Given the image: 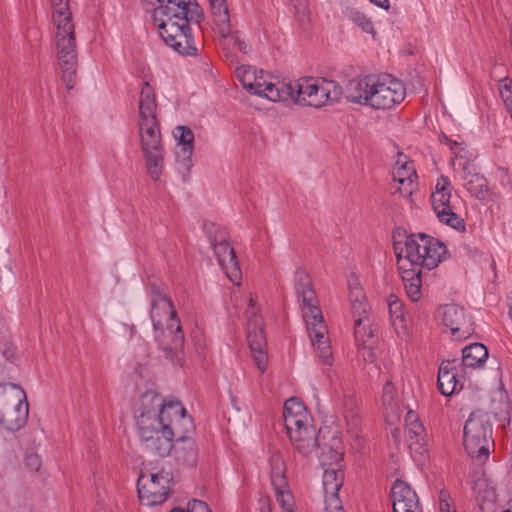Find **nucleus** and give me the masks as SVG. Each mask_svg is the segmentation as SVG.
Listing matches in <instances>:
<instances>
[{"instance_id":"obj_1","label":"nucleus","mask_w":512,"mask_h":512,"mask_svg":"<svg viewBox=\"0 0 512 512\" xmlns=\"http://www.w3.org/2000/svg\"><path fill=\"white\" fill-rule=\"evenodd\" d=\"M348 101L375 110H388L404 101L406 88L389 74L368 75L351 79L345 88Z\"/></svg>"},{"instance_id":"obj_2","label":"nucleus","mask_w":512,"mask_h":512,"mask_svg":"<svg viewBox=\"0 0 512 512\" xmlns=\"http://www.w3.org/2000/svg\"><path fill=\"white\" fill-rule=\"evenodd\" d=\"M298 301L301 302L302 316L312 345L319 353L323 364L332 366L333 356L328 337V328L324 322L319 300L314 291L309 274L298 268L294 279Z\"/></svg>"},{"instance_id":"obj_3","label":"nucleus","mask_w":512,"mask_h":512,"mask_svg":"<svg viewBox=\"0 0 512 512\" xmlns=\"http://www.w3.org/2000/svg\"><path fill=\"white\" fill-rule=\"evenodd\" d=\"M51 4L53 23L57 30L55 42L62 80L67 90H71L76 82L77 49L69 0H51Z\"/></svg>"},{"instance_id":"obj_4","label":"nucleus","mask_w":512,"mask_h":512,"mask_svg":"<svg viewBox=\"0 0 512 512\" xmlns=\"http://www.w3.org/2000/svg\"><path fill=\"white\" fill-rule=\"evenodd\" d=\"M157 101L148 82L144 83L139 101V133L145 166L151 179H160V128L156 115Z\"/></svg>"},{"instance_id":"obj_5","label":"nucleus","mask_w":512,"mask_h":512,"mask_svg":"<svg viewBox=\"0 0 512 512\" xmlns=\"http://www.w3.org/2000/svg\"><path fill=\"white\" fill-rule=\"evenodd\" d=\"M393 249L397 259L398 268H436L444 259L446 246L426 234H411L405 241H395Z\"/></svg>"},{"instance_id":"obj_6","label":"nucleus","mask_w":512,"mask_h":512,"mask_svg":"<svg viewBox=\"0 0 512 512\" xmlns=\"http://www.w3.org/2000/svg\"><path fill=\"white\" fill-rule=\"evenodd\" d=\"M283 418L287 435L293 448L303 456H308L320 448L316 428L311 424V417L297 398L285 401Z\"/></svg>"},{"instance_id":"obj_7","label":"nucleus","mask_w":512,"mask_h":512,"mask_svg":"<svg viewBox=\"0 0 512 512\" xmlns=\"http://www.w3.org/2000/svg\"><path fill=\"white\" fill-rule=\"evenodd\" d=\"M463 445L474 464H484L494 450L493 426L490 415L482 410L473 411L465 422Z\"/></svg>"},{"instance_id":"obj_8","label":"nucleus","mask_w":512,"mask_h":512,"mask_svg":"<svg viewBox=\"0 0 512 512\" xmlns=\"http://www.w3.org/2000/svg\"><path fill=\"white\" fill-rule=\"evenodd\" d=\"M286 86L290 88L287 100L314 108L339 102L343 94L337 82L325 78H302L294 83L286 82Z\"/></svg>"},{"instance_id":"obj_9","label":"nucleus","mask_w":512,"mask_h":512,"mask_svg":"<svg viewBox=\"0 0 512 512\" xmlns=\"http://www.w3.org/2000/svg\"><path fill=\"white\" fill-rule=\"evenodd\" d=\"M145 391L140 397L139 414L136 419L139 436L145 447L150 450L160 449V397L155 389L145 384Z\"/></svg>"},{"instance_id":"obj_10","label":"nucleus","mask_w":512,"mask_h":512,"mask_svg":"<svg viewBox=\"0 0 512 512\" xmlns=\"http://www.w3.org/2000/svg\"><path fill=\"white\" fill-rule=\"evenodd\" d=\"M29 404L18 384L0 385V427L9 432L22 429L28 420Z\"/></svg>"},{"instance_id":"obj_11","label":"nucleus","mask_w":512,"mask_h":512,"mask_svg":"<svg viewBox=\"0 0 512 512\" xmlns=\"http://www.w3.org/2000/svg\"><path fill=\"white\" fill-rule=\"evenodd\" d=\"M235 76L242 84L243 88L260 97H264L272 102L287 101L289 87L286 82L270 81L269 75L263 70L257 71L252 66H240L235 70Z\"/></svg>"},{"instance_id":"obj_12","label":"nucleus","mask_w":512,"mask_h":512,"mask_svg":"<svg viewBox=\"0 0 512 512\" xmlns=\"http://www.w3.org/2000/svg\"><path fill=\"white\" fill-rule=\"evenodd\" d=\"M162 314L167 315L165 327L162 326V338L165 340L164 355L175 366L181 367L184 361V332L177 310L170 297L162 294Z\"/></svg>"},{"instance_id":"obj_13","label":"nucleus","mask_w":512,"mask_h":512,"mask_svg":"<svg viewBox=\"0 0 512 512\" xmlns=\"http://www.w3.org/2000/svg\"><path fill=\"white\" fill-rule=\"evenodd\" d=\"M204 230L220 267L232 283L239 285L242 273L236 253L228 242L227 231L214 223H205Z\"/></svg>"},{"instance_id":"obj_14","label":"nucleus","mask_w":512,"mask_h":512,"mask_svg":"<svg viewBox=\"0 0 512 512\" xmlns=\"http://www.w3.org/2000/svg\"><path fill=\"white\" fill-rule=\"evenodd\" d=\"M451 182L447 176L441 175L436 183L435 191L431 195L433 210L437 219L458 232H465L464 219L453 211L450 204Z\"/></svg>"},{"instance_id":"obj_15","label":"nucleus","mask_w":512,"mask_h":512,"mask_svg":"<svg viewBox=\"0 0 512 512\" xmlns=\"http://www.w3.org/2000/svg\"><path fill=\"white\" fill-rule=\"evenodd\" d=\"M194 429L174 430L170 425L162 426V457L169 456L179 462H194L196 458V447L194 440L188 436Z\"/></svg>"},{"instance_id":"obj_16","label":"nucleus","mask_w":512,"mask_h":512,"mask_svg":"<svg viewBox=\"0 0 512 512\" xmlns=\"http://www.w3.org/2000/svg\"><path fill=\"white\" fill-rule=\"evenodd\" d=\"M270 481L277 503L283 512H296L294 496L286 478V466L280 453H272L269 459Z\"/></svg>"},{"instance_id":"obj_17","label":"nucleus","mask_w":512,"mask_h":512,"mask_svg":"<svg viewBox=\"0 0 512 512\" xmlns=\"http://www.w3.org/2000/svg\"><path fill=\"white\" fill-rule=\"evenodd\" d=\"M437 314L443 325L450 330L453 339L462 341L474 333L472 317L462 306L446 304L439 307Z\"/></svg>"},{"instance_id":"obj_18","label":"nucleus","mask_w":512,"mask_h":512,"mask_svg":"<svg viewBox=\"0 0 512 512\" xmlns=\"http://www.w3.org/2000/svg\"><path fill=\"white\" fill-rule=\"evenodd\" d=\"M247 342L253 359L261 372L267 368L268 356L265 351L267 341L261 316L251 311L247 322Z\"/></svg>"},{"instance_id":"obj_19","label":"nucleus","mask_w":512,"mask_h":512,"mask_svg":"<svg viewBox=\"0 0 512 512\" xmlns=\"http://www.w3.org/2000/svg\"><path fill=\"white\" fill-rule=\"evenodd\" d=\"M173 136L176 140L177 170L182 175L183 180L186 181L193 166L194 133L188 126L180 125L173 130Z\"/></svg>"},{"instance_id":"obj_20","label":"nucleus","mask_w":512,"mask_h":512,"mask_svg":"<svg viewBox=\"0 0 512 512\" xmlns=\"http://www.w3.org/2000/svg\"><path fill=\"white\" fill-rule=\"evenodd\" d=\"M170 425L174 430L194 429L193 418L175 396L162 398V426Z\"/></svg>"},{"instance_id":"obj_21","label":"nucleus","mask_w":512,"mask_h":512,"mask_svg":"<svg viewBox=\"0 0 512 512\" xmlns=\"http://www.w3.org/2000/svg\"><path fill=\"white\" fill-rule=\"evenodd\" d=\"M349 300L354 317V333L357 341H361L364 348L367 341L364 339L373 337V331L369 326V320L366 314V297L363 289L349 291Z\"/></svg>"},{"instance_id":"obj_22","label":"nucleus","mask_w":512,"mask_h":512,"mask_svg":"<svg viewBox=\"0 0 512 512\" xmlns=\"http://www.w3.org/2000/svg\"><path fill=\"white\" fill-rule=\"evenodd\" d=\"M138 499L143 506L155 507L160 504L159 473L152 472L145 465L137 480Z\"/></svg>"},{"instance_id":"obj_23","label":"nucleus","mask_w":512,"mask_h":512,"mask_svg":"<svg viewBox=\"0 0 512 512\" xmlns=\"http://www.w3.org/2000/svg\"><path fill=\"white\" fill-rule=\"evenodd\" d=\"M393 512L399 510H420L421 506L416 492L404 481L397 479L391 488Z\"/></svg>"},{"instance_id":"obj_24","label":"nucleus","mask_w":512,"mask_h":512,"mask_svg":"<svg viewBox=\"0 0 512 512\" xmlns=\"http://www.w3.org/2000/svg\"><path fill=\"white\" fill-rule=\"evenodd\" d=\"M463 186L469 194L477 200L484 201L490 194L488 180L476 172L472 171V167L465 163L461 172Z\"/></svg>"},{"instance_id":"obj_25","label":"nucleus","mask_w":512,"mask_h":512,"mask_svg":"<svg viewBox=\"0 0 512 512\" xmlns=\"http://www.w3.org/2000/svg\"><path fill=\"white\" fill-rule=\"evenodd\" d=\"M457 365L458 360H445L441 363L438 371V388L442 395L451 396L457 387H462V384L457 379Z\"/></svg>"},{"instance_id":"obj_26","label":"nucleus","mask_w":512,"mask_h":512,"mask_svg":"<svg viewBox=\"0 0 512 512\" xmlns=\"http://www.w3.org/2000/svg\"><path fill=\"white\" fill-rule=\"evenodd\" d=\"M417 178L415 168L412 162L400 159L397 161L393 170V180L400 184L398 191L403 196H410L415 186V179Z\"/></svg>"},{"instance_id":"obj_27","label":"nucleus","mask_w":512,"mask_h":512,"mask_svg":"<svg viewBox=\"0 0 512 512\" xmlns=\"http://www.w3.org/2000/svg\"><path fill=\"white\" fill-rule=\"evenodd\" d=\"M488 356V349L484 344L473 343L462 349L461 364L465 368H483Z\"/></svg>"},{"instance_id":"obj_28","label":"nucleus","mask_w":512,"mask_h":512,"mask_svg":"<svg viewBox=\"0 0 512 512\" xmlns=\"http://www.w3.org/2000/svg\"><path fill=\"white\" fill-rule=\"evenodd\" d=\"M164 43L181 56L198 55V48L194 43L191 29L189 31H182L181 33H178V35H174L173 38H169V40Z\"/></svg>"},{"instance_id":"obj_29","label":"nucleus","mask_w":512,"mask_h":512,"mask_svg":"<svg viewBox=\"0 0 512 512\" xmlns=\"http://www.w3.org/2000/svg\"><path fill=\"white\" fill-rule=\"evenodd\" d=\"M404 287L409 298L416 302L421 294V270L415 268H398Z\"/></svg>"},{"instance_id":"obj_30","label":"nucleus","mask_w":512,"mask_h":512,"mask_svg":"<svg viewBox=\"0 0 512 512\" xmlns=\"http://www.w3.org/2000/svg\"><path fill=\"white\" fill-rule=\"evenodd\" d=\"M166 19H162V41L166 42L174 35L182 31H189L190 25L187 24L185 17H179L176 13L162 14Z\"/></svg>"},{"instance_id":"obj_31","label":"nucleus","mask_w":512,"mask_h":512,"mask_svg":"<svg viewBox=\"0 0 512 512\" xmlns=\"http://www.w3.org/2000/svg\"><path fill=\"white\" fill-rule=\"evenodd\" d=\"M387 303L392 326L398 334L404 333L407 329V319L403 303L394 294L388 296Z\"/></svg>"},{"instance_id":"obj_32","label":"nucleus","mask_w":512,"mask_h":512,"mask_svg":"<svg viewBox=\"0 0 512 512\" xmlns=\"http://www.w3.org/2000/svg\"><path fill=\"white\" fill-rule=\"evenodd\" d=\"M344 483V472L341 467H326L323 473V491L324 494L339 492Z\"/></svg>"},{"instance_id":"obj_33","label":"nucleus","mask_w":512,"mask_h":512,"mask_svg":"<svg viewBox=\"0 0 512 512\" xmlns=\"http://www.w3.org/2000/svg\"><path fill=\"white\" fill-rule=\"evenodd\" d=\"M214 23L217 27V30L219 32V34L222 36L223 40H224V44L225 45H229V46H232V47H237L238 50L240 52H242L243 54H248L250 52V46L246 43V41L241 38V35L238 31L236 32H231V23H230V15L228 14V21H227V32H223L221 30V27L220 25L218 24V22L216 21V19H214Z\"/></svg>"},{"instance_id":"obj_34","label":"nucleus","mask_w":512,"mask_h":512,"mask_svg":"<svg viewBox=\"0 0 512 512\" xmlns=\"http://www.w3.org/2000/svg\"><path fill=\"white\" fill-rule=\"evenodd\" d=\"M382 402L387 414L390 413L392 416H396L399 413V397L391 381H386L383 386Z\"/></svg>"},{"instance_id":"obj_35","label":"nucleus","mask_w":512,"mask_h":512,"mask_svg":"<svg viewBox=\"0 0 512 512\" xmlns=\"http://www.w3.org/2000/svg\"><path fill=\"white\" fill-rule=\"evenodd\" d=\"M185 2L184 7L180 6L174 13L179 17H185L187 24H189V22L200 23L204 18L203 9L198 3L192 2L191 0H186Z\"/></svg>"},{"instance_id":"obj_36","label":"nucleus","mask_w":512,"mask_h":512,"mask_svg":"<svg viewBox=\"0 0 512 512\" xmlns=\"http://www.w3.org/2000/svg\"><path fill=\"white\" fill-rule=\"evenodd\" d=\"M212 16L221 27L223 32H227L228 6L226 0H208Z\"/></svg>"},{"instance_id":"obj_37","label":"nucleus","mask_w":512,"mask_h":512,"mask_svg":"<svg viewBox=\"0 0 512 512\" xmlns=\"http://www.w3.org/2000/svg\"><path fill=\"white\" fill-rule=\"evenodd\" d=\"M345 16L355 25L360 27L365 33H374V26L372 21L357 8H346Z\"/></svg>"},{"instance_id":"obj_38","label":"nucleus","mask_w":512,"mask_h":512,"mask_svg":"<svg viewBox=\"0 0 512 512\" xmlns=\"http://www.w3.org/2000/svg\"><path fill=\"white\" fill-rule=\"evenodd\" d=\"M326 446L323 448L319 455V460L323 467L335 466L334 468L341 467L340 463L343 460V453L339 450L337 444L333 446H329L327 451L325 450Z\"/></svg>"},{"instance_id":"obj_39","label":"nucleus","mask_w":512,"mask_h":512,"mask_svg":"<svg viewBox=\"0 0 512 512\" xmlns=\"http://www.w3.org/2000/svg\"><path fill=\"white\" fill-rule=\"evenodd\" d=\"M499 91L501 99L512 117V80L509 77H504L499 81Z\"/></svg>"},{"instance_id":"obj_40","label":"nucleus","mask_w":512,"mask_h":512,"mask_svg":"<svg viewBox=\"0 0 512 512\" xmlns=\"http://www.w3.org/2000/svg\"><path fill=\"white\" fill-rule=\"evenodd\" d=\"M407 436L410 441L415 444L423 445L425 442L426 431L424 426L419 422L410 424L406 427Z\"/></svg>"},{"instance_id":"obj_41","label":"nucleus","mask_w":512,"mask_h":512,"mask_svg":"<svg viewBox=\"0 0 512 512\" xmlns=\"http://www.w3.org/2000/svg\"><path fill=\"white\" fill-rule=\"evenodd\" d=\"M326 512H343L342 501L339 492L324 494Z\"/></svg>"},{"instance_id":"obj_42","label":"nucleus","mask_w":512,"mask_h":512,"mask_svg":"<svg viewBox=\"0 0 512 512\" xmlns=\"http://www.w3.org/2000/svg\"><path fill=\"white\" fill-rule=\"evenodd\" d=\"M295 9L297 20L304 24L308 21V1L307 0H289Z\"/></svg>"},{"instance_id":"obj_43","label":"nucleus","mask_w":512,"mask_h":512,"mask_svg":"<svg viewBox=\"0 0 512 512\" xmlns=\"http://www.w3.org/2000/svg\"><path fill=\"white\" fill-rule=\"evenodd\" d=\"M495 176L505 190L512 192V175L509 173L508 169L498 167L496 169Z\"/></svg>"},{"instance_id":"obj_44","label":"nucleus","mask_w":512,"mask_h":512,"mask_svg":"<svg viewBox=\"0 0 512 512\" xmlns=\"http://www.w3.org/2000/svg\"><path fill=\"white\" fill-rule=\"evenodd\" d=\"M150 287H151V291H152V294H153V298L151 300L150 317H151L154 329L157 331L159 329V326H160V321L156 319V316L158 315L156 310H157V305H158V301H159L160 297H159L158 292H157L156 284L150 283Z\"/></svg>"},{"instance_id":"obj_45","label":"nucleus","mask_w":512,"mask_h":512,"mask_svg":"<svg viewBox=\"0 0 512 512\" xmlns=\"http://www.w3.org/2000/svg\"><path fill=\"white\" fill-rule=\"evenodd\" d=\"M186 0H162V14L175 12L180 6L184 7Z\"/></svg>"},{"instance_id":"obj_46","label":"nucleus","mask_w":512,"mask_h":512,"mask_svg":"<svg viewBox=\"0 0 512 512\" xmlns=\"http://www.w3.org/2000/svg\"><path fill=\"white\" fill-rule=\"evenodd\" d=\"M343 406L344 409L350 413L351 417H354L355 411L358 407V401L357 398L354 395L350 394H344L343 395Z\"/></svg>"},{"instance_id":"obj_47","label":"nucleus","mask_w":512,"mask_h":512,"mask_svg":"<svg viewBox=\"0 0 512 512\" xmlns=\"http://www.w3.org/2000/svg\"><path fill=\"white\" fill-rule=\"evenodd\" d=\"M24 465L31 471H38L41 467L40 457L35 453H30L25 456Z\"/></svg>"},{"instance_id":"obj_48","label":"nucleus","mask_w":512,"mask_h":512,"mask_svg":"<svg viewBox=\"0 0 512 512\" xmlns=\"http://www.w3.org/2000/svg\"><path fill=\"white\" fill-rule=\"evenodd\" d=\"M163 480H165L167 486L162 484V503L165 502L172 494L171 486L174 485V477L171 473H166L165 476L162 475V481Z\"/></svg>"},{"instance_id":"obj_49","label":"nucleus","mask_w":512,"mask_h":512,"mask_svg":"<svg viewBox=\"0 0 512 512\" xmlns=\"http://www.w3.org/2000/svg\"><path fill=\"white\" fill-rule=\"evenodd\" d=\"M188 512H212L211 509L208 507L207 503L198 500V499H192L188 503Z\"/></svg>"},{"instance_id":"obj_50","label":"nucleus","mask_w":512,"mask_h":512,"mask_svg":"<svg viewBox=\"0 0 512 512\" xmlns=\"http://www.w3.org/2000/svg\"><path fill=\"white\" fill-rule=\"evenodd\" d=\"M258 512H272V501L269 496H260L258 500Z\"/></svg>"},{"instance_id":"obj_51","label":"nucleus","mask_w":512,"mask_h":512,"mask_svg":"<svg viewBox=\"0 0 512 512\" xmlns=\"http://www.w3.org/2000/svg\"><path fill=\"white\" fill-rule=\"evenodd\" d=\"M356 289H362L361 283H360L358 276L352 274L348 278V290L353 291Z\"/></svg>"},{"instance_id":"obj_52","label":"nucleus","mask_w":512,"mask_h":512,"mask_svg":"<svg viewBox=\"0 0 512 512\" xmlns=\"http://www.w3.org/2000/svg\"><path fill=\"white\" fill-rule=\"evenodd\" d=\"M405 422H406V427H407L410 424H416V423H419L420 421L418 420L417 414L415 412L408 411L406 413Z\"/></svg>"},{"instance_id":"obj_53","label":"nucleus","mask_w":512,"mask_h":512,"mask_svg":"<svg viewBox=\"0 0 512 512\" xmlns=\"http://www.w3.org/2000/svg\"><path fill=\"white\" fill-rule=\"evenodd\" d=\"M440 512H454L456 509L452 505V501L450 502H440L439 503Z\"/></svg>"},{"instance_id":"obj_54","label":"nucleus","mask_w":512,"mask_h":512,"mask_svg":"<svg viewBox=\"0 0 512 512\" xmlns=\"http://www.w3.org/2000/svg\"><path fill=\"white\" fill-rule=\"evenodd\" d=\"M451 501V495L447 490H441L439 493V503L440 502H450Z\"/></svg>"},{"instance_id":"obj_55","label":"nucleus","mask_w":512,"mask_h":512,"mask_svg":"<svg viewBox=\"0 0 512 512\" xmlns=\"http://www.w3.org/2000/svg\"><path fill=\"white\" fill-rule=\"evenodd\" d=\"M370 1L380 8H384V9L389 8L388 0H370Z\"/></svg>"},{"instance_id":"obj_56","label":"nucleus","mask_w":512,"mask_h":512,"mask_svg":"<svg viewBox=\"0 0 512 512\" xmlns=\"http://www.w3.org/2000/svg\"><path fill=\"white\" fill-rule=\"evenodd\" d=\"M158 9H159L158 7L153 9L152 19H153L155 27L160 31V23L158 22V18H157Z\"/></svg>"},{"instance_id":"obj_57","label":"nucleus","mask_w":512,"mask_h":512,"mask_svg":"<svg viewBox=\"0 0 512 512\" xmlns=\"http://www.w3.org/2000/svg\"><path fill=\"white\" fill-rule=\"evenodd\" d=\"M448 145H449L452 153L457 155L456 148H458L460 145L456 141H453V140L449 141Z\"/></svg>"},{"instance_id":"obj_58","label":"nucleus","mask_w":512,"mask_h":512,"mask_svg":"<svg viewBox=\"0 0 512 512\" xmlns=\"http://www.w3.org/2000/svg\"><path fill=\"white\" fill-rule=\"evenodd\" d=\"M508 301H509V315L511 316L512 318V292L510 293V296L508 297Z\"/></svg>"},{"instance_id":"obj_59","label":"nucleus","mask_w":512,"mask_h":512,"mask_svg":"<svg viewBox=\"0 0 512 512\" xmlns=\"http://www.w3.org/2000/svg\"><path fill=\"white\" fill-rule=\"evenodd\" d=\"M439 139H440V141H441L442 143H445V144H449V141H451V140H450L446 135H444V134H442V135L440 136V138H439Z\"/></svg>"},{"instance_id":"obj_60","label":"nucleus","mask_w":512,"mask_h":512,"mask_svg":"<svg viewBox=\"0 0 512 512\" xmlns=\"http://www.w3.org/2000/svg\"><path fill=\"white\" fill-rule=\"evenodd\" d=\"M484 482L482 481H476L475 484H474V490H476L478 487H481L483 486Z\"/></svg>"},{"instance_id":"obj_61","label":"nucleus","mask_w":512,"mask_h":512,"mask_svg":"<svg viewBox=\"0 0 512 512\" xmlns=\"http://www.w3.org/2000/svg\"><path fill=\"white\" fill-rule=\"evenodd\" d=\"M170 512H185V511L180 507H176V508L172 509Z\"/></svg>"},{"instance_id":"obj_62","label":"nucleus","mask_w":512,"mask_h":512,"mask_svg":"<svg viewBox=\"0 0 512 512\" xmlns=\"http://www.w3.org/2000/svg\"><path fill=\"white\" fill-rule=\"evenodd\" d=\"M399 512H422V509L416 510V511L406 509V510H399Z\"/></svg>"},{"instance_id":"obj_63","label":"nucleus","mask_w":512,"mask_h":512,"mask_svg":"<svg viewBox=\"0 0 512 512\" xmlns=\"http://www.w3.org/2000/svg\"><path fill=\"white\" fill-rule=\"evenodd\" d=\"M249 302H250V307H251V308H254L255 303H254L253 298H250V301H249Z\"/></svg>"},{"instance_id":"obj_64","label":"nucleus","mask_w":512,"mask_h":512,"mask_svg":"<svg viewBox=\"0 0 512 512\" xmlns=\"http://www.w3.org/2000/svg\"><path fill=\"white\" fill-rule=\"evenodd\" d=\"M137 387H138V389H140L141 388V384L137 383Z\"/></svg>"}]
</instances>
